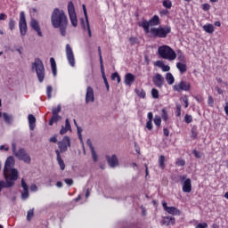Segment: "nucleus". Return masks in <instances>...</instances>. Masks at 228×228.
I'll use <instances>...</instances> for the list:
<instances>
[{
    "label": "nucleus",
    "mask_w": 228,
    "mask_h": 228,
    "mask_svg": "<svg viewBox=\"0 0 228 228\" xmlns=\"http://www.w3.org/2000/svg\"><path fill=\"white\" fill-rule=\"evenodd\" d=\"M151 96L153 99H159V91L156 88L151 89Z\"/></svg>",
    "instance_id": "obj_37"
},
{
    "label": "nucleus",
    "mask_w": 228,
    "mask_h": 228,
    "mask_svg": "<svg viewBox=\"0 0 228 228\" xmlns=\"http://www.w3.org/2000/svg\"><path fill=\"white\" fill-rule=\"evenodd\" d=\"M46 94H47L48 99H51V97H53V94H53V86H47Z\"/></svg>",
    "instance_id": "obj_42"
},
{
    "label": "nucleus",
    "mask_w": 228,
    "mask_h": 228,
    "mask_svg": "<svg viewBox=\"0 0 228 228\" xmlns=\"http://www.w3.org/2000/svg\"><path fill=\"white\" fill-rule=\"evenodd\" d=\"M67 131H70L69 128H66V126H61V129L60 130V134L63 135L67 133Z\"/></svg>",
    "instance_id": "obj_54"
},
{
    "label": "nucleus",
    "mask_w": 228,
    "mask_h": 228,
    "mask_svg": "<svg viewBox=\"0 0 228 228\" xmlns=\"http://www.w3.org/2000/svg\"><path fill=\"white\" fill-rule=\"evenodd\" d=\"M30 191H38V187L37 186V184H32L30 186Z\"/></svg>",
    "instance_id": "obj_63"
},
{
    "label": "nucleus",
    "mask_w": 228,
    "mask_h": 228,
    "mask_svg": "<svg viewBox=\"0 0 228 228\" xmlns=\"http://www.w3.org/2000/svg\"><path fill=\"white\" fill-rule=\"evenodd\" d=\"M28 120L30 131H35V127H37V118L33 114H29Z\"/></svg>",
    "instance_id": "obj_20"
},
{
    "label": "nucleus",
    "mask_w": 228,
    "mask_h": 228,
    "mask_svg": "<svg viewBox=\"0 0 228 228\" xmlns=\"http://www.w3.org/2000/svg\"><path fill=\"white\" fill-rule=\"evenodd\" d=\"M50 63H51V67H52V72L53 74V76H56V61L54 60L53 57L50 58Z\"/></svg>",
    "instance_id": "obj_29"
},
{
    "label": "nucleus",
    "mask_w": 228,
    "mask_h": 228,
    "mask_svg": "<svg viewBox=\"0 0 228 228\" xmlns=\"http://www.w3.org/2000/svg\"><path fill=\"white\" fill-rule=\"evenodd\" d=\"M66 56L70 67H76V59H74V52L70 45H66Z\"/></svg>",
    "instance_id": "obj_14"
},
{
    "label": "nucleus",
    "mask_w": 228,
    "mask_h": 228,
    "mask_svg": "<svg viewBox=\"0 0 228 228\" xmlns=\"http://www.w3.org/2000/svg\"><path fill=\"white\" fill-rule=\"evenodd\" d=\"M184 120L186 124H191V122H193V118L191 117V115L186 114L184 117Z\"/></svg>",
    "instance_id": "obj_43"
},
{
    "label": "nucleus",
    "mask_w": 228,
    "mask_h": 228,
    "mask_svg": "<svg viewBox=\"0 0 228 228\" xmlns=\"http://www.w3.org/2000/svg\"><path fill=\"white\" fill-rule=\"evenodd\" d=\"M183 102H184V108H188V106H189V103H188V96L187 95H184L183 97Z\"/></svg>",
    "instance_id": "obj_60"
},
{
    "label": "nucleus",
    "mask_w": 228,
    "mask_h": 228,
    "mask_svg": "<svg viewBox=\"0 0 228 228\" xmlns=\"http://www.w3.org/2000/svg\"><path fill=\"white\" fill-rule=\"evenodd\" d=\"M224 112L226 114V117H228V102L225 103V106H224Z\"/></svg>",
    "instance_id": "obj_64"
},
{
    "label": "nucleus",
    "mask_w": 228,
    "mask_h": 228,
    "mask_svg": "<svg viewBox=\"0 0 228 228\" xmlns=\"http://www.w3.org/2000/svg\"><path fill=\"white\" fill-rule=\"evenodd\" d=\"M161 24V20H159V16L154 15L149 20L142 19V22L138 23L139 28H142L144 33L149 34L151 33V27L159 26Z\"/></svg>",
    "instance_id": "obj_3"
},
{
    "label": "nucleus",
    "mask_w": 228,
    "mask_h": 228,
    "mask_svg": "<svg viewBox=\"0 0 228 228\" xmlns=\"http://www.w3.org/2000/svg\"><path fill=\"white\" fill-rule=\"evenodd\" d=\"M82 8H83L86 25L85 24V19L82 18L80 20L81 26H82L83 29H87L88 37L90 38H92V29H90V21L88 20V12H86V5L83 4Z\"/></svg>",
    "instance_id": "obj_11"
},
{
    "label": "nucleus",
    "mask_w": 228,
    "mask_h": 228,
    "mask_svg": "<svg viewBox=\"0 0 228 228\" xmlns=\"http://www.w3.org/2000/svg\"><path fill=\"white\" fill-rule=\"evenodd\" d=\"M77 132L78 139L80 140V142H83V134H81V133H83V128H81V126H77Z\"/></svg>",
    "instance_id": "obj_40"
},
{
    "label": "nucleus",
    "mask_w": 228,
    "mask_h": 228,
    "mask_svg": "<svg viewBox=\"0 0 228 228\" xmlns=\"http://www.w3.org/2000/svg\"><path fill=\"white\" fill-rule=\"evenodd\" d=\"M58 148L60 149L59 152H67L69 151V147H70V137L64 136L61 141L57 142Z\"/></svg>",
    "instance_id": "obj_12"
},
{
    "label": "nucleus",
    "mask_w": 228,
    "mask_h": 228,
    "mask_svg": "<svg viewBox=\"0 0 228 228\" xmlns=\"http://www.w3.org/2000/svg\"><path fill=\"white\" fill-rule=\"evenodd\" d=\"M95 102V96L94 95V88L87 86L86 94V104Z\"/></svg>",
    "instance_id": "obj_16"
},
{
    "label": "nucleus",
    "mask_w": 228,
    "mask_h": 228,
    "mask_svg": "<svg viewBox=\"0 0 228 228\" xmlns=\"http://www.w3.org/2000/svg\"><path fill=\"white\" fill-rule=\"evenodd\" d=\"M154 124L157 125L158 127H159V126H161V118L159 116L155 117Z\"/></svg>",
    "instance_id": "obj_45"
},
{
    "label": "nucleus",
    "mask_w": 228,
    "mask_h": 228,
    "mask_svg": "<svg viewBox=\"0 0 228 228\" xmlns=\"http://www.w3.org/2000/svg\"><path fill=\"white\" fill-rule=\"evenodd\" d=\"M176 67L181 74H184L188 70V66H186V62H177Z\"/></svg>",
    "instance_id": "obj_25"
},
{
    "label": "nucleus",
    "mask_w": 228,
    "mask_h": 228,
    "mask_svg": "<svg viewBox=\"0 0 228 228\" xmlns=\"http://www.w3.org/2000/svg\"><path fill=\"white\" fill-rule=\"evenodd\" d=\"M65 127L69 129V131L72 130V127L70 126V121H69V118H66L65 120Z\"/></svg>",
    "instance_id": "obj_55"
},
{
    "label": "nucleus",
    "mask_w": 228,
    "mask_h": 228,
    "mask_svg": "<svg viewBox=\"0 0 228 228\" xmlns=\"http://www.w3.org/2000/svg\"><path fill=\"white\" fill-rule=\"evenodd\" d=\"M177 56L178 61H181L182 63H186V58L181 51L178 52Z\"/></svg>",
    "instance_id": "obj_32"
},
{
    "label": "nucleus",
    "mask_w": 228,
    "mask_h": 228,
    "mask_svg": "<svg viewBox=\"0 0 228 228\" xmlns=\"http://www.w3.org/2000/svg\"><path fill=\"white\" fill-rule=\"evenodd\" d=\"M15 165V159L13 157L7 158L4 167V176L12 175V171L16 170L13 168Z\"/></svg>",
    "instance_id": "obj_9"
},
{
    "label": "nucleus",
    "mask_w": 228,
    "mask_h": 228,
    "mask_svg": "<svg viewBox=\"0 0 228 228\" xmlns=\"http://www.w3.org/2000/svg\"><path fill=\"white\" fill-rule=\"evenodd\" d=\"M32 69H36V74L39 83H44L45 78V68L44 67V62L40 58H36L35 61L32 63Z\"/></svg>",
    "instance_id": "obj_5"
},
{
    "label": "nucleus",
    "mask_w": 228,
    "mask_h": 228,
    "mask_svg": "<svg viewBox=\"0 0 228 228\" xmlns=\"http://www.w3.org/2000/svg\"><path fill=\"white\" fill-rule=\"evenodd\" d=\"M106 160L109 163L110 168H115V167H118V159L117 158V155H112L111 157L106 155Z\"/></svg>",
    "instance_id": "obj_18"
},
{
    "label": "nucleus",
    "mask_w": 228,
    "mask_h": 228,
    "mask_svg": "<svg viewBox=\"0 0 228 228\" xmlns=\"http://www.w3.org/2000/svg\"><path fill=\"white\" fill-rule=\"evenodd\" d=\"M166 81H167L169 85H174L175 78H174V75H172V73H167Z\"/></svg>",
    "instance_id": "obj_30"
},
{
    "label": "nucleus",
    "mask_w": 228,
    "mask_h": 228,
    "mask_svg": "<svg viewBox=\"0 0 228 228\" xmlns=\"http://www.w3.org/2000/svg\"><path fill=\"white\" fill-rule=\"evenodd\" d=\"M49 142H50L51 143H57V142H58V137H57L56 135H53V137H51V138L49 139Z\"/></svg>",
    "instance_id": "obj_56"
},
{
    "label": "nucleus",
    "mask_w": 228,
    "mask_h": 228,
    "mask_svg": "<svg viewBox=\"0 0 228 228\" xmlns=\"http://www.w3.org/2000/svg\"><path fill=\"white\" fill-rule=\"evenodd\" d=\"M183 193H190L191 191V179H185L183 185Z\"/></svg>",
    "instance_id": "obj_21"
},
{
    "label": "nucleus",
    "mask_w": 228,
    "mask_h": 228,
    "mask_svg": "<svg viewBox=\"0 0 228 228\" xmlns=\"http://www.w3.org/2000/svg\"><path fill=\"white\" fill-rule=\"evenodd\" d=\"M33 216H35V212H34V209L32 208V209L28 210V213H27L28 222H31Z\"/></svg>",
    "instance_id": "obj_35"
},
{
    "label": "nucleus",
    "mask_w": 228,
    "mask_h": 228,
    "mask_svg": "<svg viewBox=\"0 0 228 228\" xmlns=\"http://www.w3.org/2000/svg\"><path fill=\"white\" fill-rule=\"evenodd\" d=\"M86 143L90 149V151H94L95 148L94 147V144H92V140L87 139Z\"/></svg>",
    "instance_id": "obj_53"
},
{
    "label": "nucleus",
    "mask_w": 228,
    "mask_h": 228,
    "mask_svg": "<svg viewBox=\"0 0 228 228\" xmlns=\"http://www.w3.org/2000/svg\"><path fill=\"white\" fill-rule=\"evenodd\" d=\"M52 26L60 30L61 37H67V28L69 26V19L63 10L58 8L53 9L51 16Z\"/></svg>",
    "instance_id": "obj_1"
},
{
    "label": "nucleus",
    "mask_w": 228,
    "mask_h": 228,
    "mask_svg": "<svg viewBox=\"0 0 228 228\" xmlns=\"http://www.w3.org/2000/svg\"><path fill=\"white\" fill-rule=\"evenodd\" d=\"M210 8H211V5H209V4H202V10H204V12H208V10H209Z\"/></svg>",
    "instance_id": "obj_59"
},
{
    "label": "nucleus",
    "mask_w": 228,
    "mask_h": 228,
    "mask_svg": "<svg viewBox=\"0 0 228 228\" xmlns=\"http://www.w3.org/2000/svg\"><path fill=\"white\" fill-rule=\"evenodd\" d=\"M203 29L204 31H206V33H209L210 35L215 32V27L213 26V24L204 25Z\"/></svg>",
    "instance_id": "obj_26"
},
{
    "label": "nucleus",
    "mask_w": 228,
    "mask_h": 228,
    "mask_svg": "<svg viewBox=\"0 0 228 228\" xmlns=\"http://www.w3.org/2000/svg\"><path fill=\"white\" fill-rule=\"evenodd\" d=\"M64 183H66V184H68V186H72V184H74V180H72L70 178H66V179H64Z\"/></svg>",
    "instance_id": "obj_50"
},
{
    "label": "nucleus",
    "mask_w": 228,
    "mask_h": 228,
    "mask_svg": "<svg viewBox=\"0 0 228 228\" xmlns=\"http://www.w3.org/2000/svg\"><path fill=\"white\" fill-rule=\"evenodd\" d=\"M4 177L5 182L0 181V191L3 190V188H12L15 186V181L19 179V171L17 169H12L11 175H5Z\"/></svg>",
    "instance_id": "obj_4"
},
{
    "label": "nucleus",
    "mask_w": 228,
    "mask_h": 228,
    "mask_svg": "<svg viewBox=\"0 0 228 228\" xmlns=\"http://www.w3.org/2000/svg\"><path fill=\"white\" fill-rule=\"evenodd\" d=\"M153 84L157 88H163L165 83V77L159 73H157L152 78Z\"/></svg>",
    "instance_id": "obj_15"
},
{
    "label": "nucleus",
    "mask_w": 228,
    "mask_h": 228,
    "mask_svg": "<svg viewBox=\"0 0 228 228\" xmlns=\"http://www.w3.org/2000/svg\"><path fill=\"white\" fill-rule=\"evenodd\" d=\"M146 127H147V129H148L149 131H152V127H153V126H152V121H147V123H146Z\"/></svg>",
    "instance_id": "obj_57"
},
{
    "label": "nucleus",
    "mask_w": 228,
    "mask_h": 228,
    "mask_svg": "<svg viewBox=\"0 0 228 228\" xmlns=\"http://www.w3.org/2000/svg\"><path fill=\"white\" fill-rule=\"evenodd\" d=\"M162 119L164 122H167L168 120V113L167 112L166 109H162V114H161Z\"/></svg>",
    "instance_id": "obj_39"
},
{
    "label": "nucleus",
    "mask_w": 228,
    "mask_h": 228,
    "mask_svg": "<svg viewBox=\"0 0 228 228\" xmlns=\"http://www.w3.org/2000/svg\"><path fill=\"white\" fill-rule=\"evenodd\" d=\"M9 29H11V31H13V29H15V21L13 19H10L9 20Z\"/></svg>",
    "instance_id": "obj_44"
},
{
    "label": "nucleus",
    "mask_w": 228,
    "mask_h": 228,
    "mask_svg": "<svg viewBox=\"0 0 228 228\" xmlns=\"http://www.w3.org/2000/svg\"><path fill=\"white\" fill-rule=\"evenodd\" d=\"M3 118L6 124H12V122H13V117L6 112L3 113Z\"/></svg>",
    "instance_id": "obj_27"
},
{
    "label": "nucleus",
    "mask_w": 228,
    "mask_h": 228,
    "mask_svg": "<svg viewBox=\"0 0 228 228\" xmlns=\"http://www.w3.org/2000/svg\"><path fill=\"white\" fill-rule=\"evenodd\" d=\"M12 151L13 156H15V158L20 161H23L24 163H27V165H31V156H29V153H28L24 148H20L17 151V143L12 142Z\"/></svg>",
    "instance_id": "obj_2"
},
{
    "label": "nucleus",
    "mask_w": 228,
    "mask_h": 228,
    "mask_svg": "<svg viewBox=\"0 0 228 228\" xmlns=\"http://www.w3.org/2000/svg\"><path fill=\"white\" fill-rule=\"evenodd\" d=\"M30 27L32 28V29H34V31H37L38 37H42V30L40 29V24L37 20L32 19L30 20Z\"/></svg>",
    "instance_id": "obj_19"
},
{
    "label": "nucleus",
    "mask_w": 228,
    "mask_h": 228,
    "mask_svg": "<svg viewBox=\"0 0 228 228\" xmlns=\"http://www.w3.org/2000/svg\"><path fill=\"white\" fill-rule=\"evenodd\" d=\"M161 69L163 70V72H168V70H170V66L164 64Z\"/></svg>",
    "instance_id": "obj_62"
},
{
    "label": "nucleus",
    "mask_w": 228,
    "mask_h": 228,
    "mask_svg": "<svg viewBox=\"0 0 228 228\" xmlns=\"http://www.w3.org/2000/svg\"><path fill=\"white\" fill-rule=\"evenodd\" d=\"M172 31V28L167 27H159V28H151L150 29L151 35L153 38H167L168 37V33Z\"/></svg>",
    "instance_id": "obj_7"
},
{
    "label": "nucleus",
    "mask_w": 228,
    "mask_h": 228,
    "mask_svg": "<svg viewBox=\"0 0 228 228\" xmlns=\"http://www.w3.org/2000/svg\"><path fill=\"white\" fill-rule=\"evenodd\" d=\"M158 53L160 58L163 60H169L170 61L175 60L177 58V54L168 45H163L159 47Z\"/></svg>",
    "instance_id": "obj_6"
},
{
    "label": "nucleus",
    "mask_w": 228,
    "mask_h": 228,
    "mask_svg": "<svg viewBox=\"0 0 228 228\" xmlns=\"http://www.w3.org/2000/svg\"><path fill=\"white\" fill-rule=\"evenodd\" d=\"M55 154L57 156V163L60 166L61 170H65V162L63 161V159H61L60 150H56Z\"/></svg>",
    "instance_id": "obj_24"
},
{
    "label": "nucleus",
    "mask_w": 228,
    "mask_h": 228,
    "mask_svg": "<svg viewBox=\"0 0 228 228\" xmlns=\"http://www.w3.org/2000/svg\"><path fill=\"white\" fill-rule=\"evenodd\" d=\"M135 93L137 94L138 97L145 99V91L143 89H135Z\"/></svg>",
    "instance_id": "obj_36"
},
{
    "label": "nucleus",
    "mask_w": 228,
    "mask_h": 228,
    "mask_svg": "<svg viewBox=\"0 0 228 228\" xmlns=\"http://www.w3.org/2000/svg\"><path fill=\"white\" fill-rule=\"evenodd\" d=\"M159 167L162 169L165 170V156L161 155L159 159Z\"/></svg>",
    "instance_id": "obj_31"
},
{
    "label": "nucleus",
    "mask_w": 228,
    "mask_h": 228,
    "mask_svg": "<svg viewBox=\"0 0 228 228\" xmlns=\"http://www.w3.org/2000/svg\"><path fill=\"white\" fill-rule=\"evenodd\" d=\"M176 117H181V104H176Z\"/></svg>",
    "instance_id": "obj_58"
},
{
    "label": "nucleus",
    "mask_w": 228,
    "mask_h": 228,
    "mask_svg": "<svg viewBox=\"0 0 228 228\" xmlns=\"http://www.w3.org/2000/svg\"><path fill=\"white\" fill-rule=\"evenodd\" d=\"M19 28L21 37H26V33H28V22L26 21V14L24 12H20V13Z\"/></svg>",
    "instance_id": "obj_10"
},
{
    "label": "nucleus",
    "mask_w": 228,
    "mask_h": 228,
    "mask_svg": "<svg viewBox=\"0 0 228 228\" xmlns=\"http://www.w3.org/2000/svg\"><path fill=\"white\" fill-rule=\"evenodd\" d=\"M163 7L167 8V10H170V8H172V2H170L168 0H164L163 1Z\"/></svg>",
    "instance_id": "obj_41"
},
{
    "label": "nucleus",
    "mask_w": 228,
    "mask_h": 228,
    "mask_svg": "<svg viewBox=\"0 0 228 228\" xmlns=\"http://www.w3.org/2000/svg\"><path fill=\"white\" fill-rule=\"evenodd\" d=\"M68 13L69 15V20L74 28H77V16L76 14V8L74 3L69 1L68 4Z\"/></svg>",
    "instance_id": "obj_8"
},
{
    "label": "nucleus",
    "mask_w": 228,
    "mask_h": 228,
    "mask_svg": "<svg viewBox=\"0 0 228 228\" xmlns=\"http://www.w3.org/2000/svg\"><path fill=\"white\" fill-rule=\"evenodd\" d=\"M58 120H61V116L53 114L51 119L49 120V126H53V124H54V122H58Z\"/></svg>",
    "instance_id": "obj_28"
},
{
    "label": "nucleus",
    "mask_w": 228,
    "mask_h": 228,
    "mask_svg": "<svg viewBox=\"0 0 228 228\" xmlns=\"http://www.w3.org/2000/svg\"><path fill=\"white\" fill-rule=\"evenodd\" d=\"M175 165L177 167H184V165H186V161L183 159H177L175 161Z\"/></svg>",
    "instance_id": "obj_38"
},
{
    "label": "nucleus",
    "mask_w": 228,
    "mask_h": 228,
    "mask_svg": "<svg viewBox=\"0 0 228 228\" xmlns=\"http://www.w3.org/2000/svg\"><path fill=\"white\" fill-rule=\"evenodd\" d=\"M164 211H167L169 215H181V211L175 207H168L167 202L162 203Z\"/></svg>",
    "instance_id": "obj_17"
},
{
    "label": "nucleus",
    "mask_w": 228,
    "mask_h": 228,
    "mask_svg": "<svg viewBox=\"0 0 228 228\" xmlns=\"http://www.w3.org/2000/svg\"><path fill=\"white\" fill-rule=\"evenodd\" d=\"M60 111H61V105H58L57 108L53 109L52 113H53V115H58V113H60Z\"/></svg>",
    "instance_id": "obj_47"
},
{
    "label": "nucleus",
    "mask_w": 228,
    "mask_h": 228,
    "mask_svg": "<svg viewBox=\"0 0 228 228\" xmlns=\"http://www.w3.org/2000/svg\"><path fill=\"white\" fill-rule=\"evenodd\" d=\"M134 75L132 73H126L125 76V85H126V86H131V85L134 83Z\"/></svg>",
    "instance_id": "obj_22"
},
{
    "label": "nucleus",
    "mask_w": 228,
    "mask_h": 228,
    "mask_svg": "<svg viewBox=\"0 0 228 228\" xmlns=\"http://www.w3.org/2000/svg\"><path fill=\"white\" fill-rule=\"evenodd\" d=\"M21 187L23 188V191H28L29 188L28 187V183L24 181V179H21Z\"/></svg>",
    "instance_id": "obj_51"
},
{
    "label": "nucleus",
    "mask_w": 228,
    "mask_h": 228,
    "mask_svg": "<svg viewBox=\"0 0 228 228\" xmlns=\"http://www.w3.org/2000/svg\"><path fill=\"white\" fill-rule=\"evenodd\" d=\"M102 77L104 81V85L106 86L107 92H110V84L108 83V78H106V72L102 73Z\"/></svg>",
    "instance_id": "obj_34"
},
{
    "label": "nucleus",
    "mask_w": 228,
    "mask_h": 228,
    "mask_svg": "<svg viewBox=\"0 0 228 228\" xmlns=\"http://www.w3.org/2000/svg\"><path fill=\"white\" fill-rule=\"evenodd\" d=\"M199 133L197 132V128L196 127H192L191 128V137L195 140L197 139Z\"/></svg>",
    "instance_id": "obj_46"
},
{
    "label": "nucleus",
    "mask_w": 228,
    "mask_h": 228,
    "mask_svg": "<svg viewBox=\"0 0 228 228\" xmlns=\"http://www.w3.org/2000/svg\"><path fill=\"white\" fill-rule=\"evenodd\" d=\"M92 159L94 163H97L99 161V156L97 155V152L94 150H91Z\"/></svg>",
    "instance_id": "obj_33"
},
{
    "label": "nucleus",
    "mask_w": 228,
    "mask_h": 228,
    "mask_svg": "<svg viewBox=\"0 0 228 228\" xmlns=\"http://www.w3.org/2000/svg\"><path fill=\"white\" fill-rule=\"evenodd\" d=\"M173 88L175 92H190L191 85H190V82L181 81L179 84L175 85Z\"/></svg>",
    "instance_id": "obj_13"
},
{
    "label": "nucleus",
    "mask_w": 228,
    "mask_h": 228,
    "mask_svg": "<svg viewBox=\"0 0 228 228\" xmlns=\"http://www.w3.org/2000/svg\"><path fill=\"white\" fill-rule=\"evenodd\" d=\"M162 225H174L175 224V218L173 216H165L161 221Z\"/></svg>",
    "instance_id": "obj_23"
},
{
    "label": "nucleus",
    "mask_w": 228,
    "mask_h": 228,
    "mask_svg": "<svg viewBox=\"0 0 228 228\" xmlns=\"http://www.w3.org/2000/svg\"><path fill=\"white\" fill-rule=\"evenodd\" d=\"M196 228H208V223H200L196 226Z\"/></svg>",
    "instance_id": "obj_61"
},
{
    "label": "nucleus",
    "mask_w": 228,
    "mask_h": 228,
    "mask_svg": "<svg viewBox=\"0 0 228 228\" xmlns=\"http://www.w3.org/2000/svg\"><path fill=\"white\" fill-rule=\"evenodd\" d=\"M21 197L22 199H28L29 197V190L23 191V192L21 193Z\"/></svg>",
    "instance_id": "obj_52"
},
{
    "label": "nucleus",
    "mask_w": 228,
    "mask_h": 228,
    "mask_svg": "<svg viewBox=\"0 0 228 228\" xmlns=\"http://www.w3.org/2000/svg\"><path fill=\"white\" fill-rule=\"evenodd\" d=\"M100 58V67H101V72L102 74L104 73V64H103V61H102V55L99 56Z\"/></svg>",
    "instance_id": "obj_48"
},
{
    "label": "nucleus",
    "mask_w": 228,
    "mask_h": 228,
    "mask_svg": "<svg viewBox=\"0 0 228 228\" xmlns=\"http://www.w3.org/2000/svg\"><path fill=\"white\" fill-rule=\"evenodd\" d=\"M155 67H159V69L163 68V65H165V62L163 61H157L154 62Z\"/></svg>",
    "instance_id": "obj_49"
}]
</instances>
